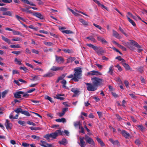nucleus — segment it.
I'll list each match as a JSON object with an SVG mask.
<instances>
[{
  "mask_svg": "<svg viewBox=\"0 0 147 147\" xmlns=\"http://www.w3.org/2000/svg\"><path fill=\"white\" fill-rule=\"evenodd\" d=\"M74 77L71 80H73L75 82H78L79 80L81 78L82 76V70L80 68L74 69Z\"/></svg>",
  "mask_w": 147,
  "mask_h": 147,
  "instance_id": "obj_1",
  "label": "nucleus"
},
{
  "mask_svg": "<svg viewBox=\"0 0 147 147\" xmlns=\"http://www.w3.org/2000/svg\"><path fill=\"white\" fill-rule=\"evenodd\" d=\"M22 109L21 108H18L12 112L9 116V118L11 119H17L18 117V113H22Z\"/></svg>",
  "mask_w": 147,
  "mask_h": 147,
  "instance_id": "obj_2",
  "label": "nucleus"
},
{
  "mask_svg": "<svg viewBox=\"0 0 147 147\" xmlns=\"http://www.w3.org/2000/svg\"><path fill=\"white\" fill-rule=\"evenodd\" d=\"M92 84H95L97 87L102 84L103 82V80L100 78L94 77L91 78Z\"/></svg>",
  "mask_w": 147,
  "mask_h": 147,
  "instance_id": "obj_3",
  "label": "nucleus"
},
{
  "mask_svg": "<svg viewBox=\"0 0 147 147\" xmlns=\"http://www.w3.org/2000/svg\"><path fill=\"white\" fill-rule=\"evenodd\" d=\"M87 90L90 91H93L97 90V87L94 84L90 83H86Z\"/></svg>",
  "mask_w": 147,
  "mask_h": 147,
  "instance_id": "obj_4",
  "label": "nucleus"
},
{
  "mask_svg": "<svg viewBox=\"0 0 147 147\" xmlns=\"http://www.w3.org/2000/svg\"><path fill=\"white\" fill-rule=\"evenodd\" d=\"M62 132L61 131V130L59 129L56 130L54 133L51 134L50 136L51 137L53 138L54 139H55L58 135H62Z\"/></svg>",
  "mask_w": 147,
  "mask_h": 147,
  "instance_id": "obj_5",
  "label": "nucleus"
},
{
  "mask_svg": "<svg viewBox=\"0 0 147 147\" xmlns=\"http://www.w3.org/2000/svg\"><path fill=\"white\" fill-rule=\"evenodd\" d=\"M55 61L58 64L63 63L64 61V58L61 56H58L55 55Z\"/></svg>",
  "mask_w": 147,
  "mask_h": 147,
  "instance_id": "obj_6",
  "label": "nucleus"
},
{
  "mask_svg": "<svg viewBox=\"0 0 147 147\" xmlns=\"http://www.w3.org/2000/svg\"><path fill=\"white\" fill-rule=\"evenodd\" d=\"M84 139L87 143L93 145L94 144V142L93 139L86 135L85 136Z\"/></svg>",
  "mask_w": 147,
  "mask_h": 147,
  "instance_id": "obj_7",
  "label": "nucleus"
},
{
  "mask_svg": "<svg viewBox=\"0 0 147 147\" xmlns=\"http://www.w3.org/2000/svg\"><path fill=\"white\" fill-rule=\"evenodd\" d=\"M88 75L89 76H96L101 75L102 74L100 72L96 71L93 70L87 73Z\"/></svg>",
  "mask_w": 147,
  "mask_h": 147,
  "instance_id": "obj_8",
  "label": "nucleus"
},
{
  "mask_svg": "<svg viewBox=\"0 0 147 147\" xmlns=\"http://www.w3.org/2000/svg\"><path fill=\"white\" fill-rule=\"evenodd\" d=\"M64 67H58L57 66H53L51 69L50 70L51 71H56L59 70L62 71L63 70Z\"/></svg>",
  "mask_w": 147,
  "mask_h": 147,
  "instance_id": "obj_9",
  "label": "nucleus"
},
{
  "mask_svg": "<svg viewBox=\"0 0 147 147\" xmlns=\"http://www.w3.org/2000/svg\"><path fill=\"white\" fill-rule=\"evenodd\" d=\"M6 122L5 124V125L7 129H11L12 125L11 123H10L8 120H6Z\"/></svg>",
  "mask_w": 147,
  "mask_h": 147,
  "instance_id": "obj_10",
  "label": "nucleus"
},
{
  "mask_svg": "<svg viewBox=\"0 0 147 147\" xmlns=\"http://www.w3.org/2000/svg\"><path fill=\"white\" fill-rule=\"evenodd\" d=\"M80 140V143L79 144L81 147H85L86 146L85 142L84 141V137L79 138Z\"/></svg>",
  "mask_w": 147,
  "mask_h": 147,
  "instance_id": "obj_11",
  "label": "nucleus"
},
{
  "mask_svg": "<svg viewBox=\"0 0 147 147\" xmlns=\"http://www.w3.org/2000/svg\"><path fill=\"white\" fill-rule=\"evenodd\" d=\"M97 38L98 40L101 42L102 44H105L108 43L102 37H100V36H98Z\"/></svg>",
  "mask_w": 147,
  "mask_h": 147,
  "instance_id": "obj_12",
  "label": "nucleus"
},
{
  "mask_svg": "<svg viewBox=\"0 0 147 147\" xmlns=\"http://www.w3.org/2000/svg\"><path fill=\"white\" fill-rule=\"evenodd\" d=\"M24 92L22 91H18L16 92L14 94V97L16 98H21V94H23Z\"/></svg>",
  "mask_w": 147,
  "mask_h": 147,
  "instance_id": "obj_13",
  "label": "nucleus"
},
{
  "mask_svg": "<svg viewBox=\"0 0 147 147\" xmlns=\"http://www.w3.org/2000/svg\"><path fill=\"white\" fill-rule=\"evenodd\" d=\"M33 16L41 19H44V17L41 13L38 12H34L33 13Z\"/></svg>",
  "mask_w": 147,
  "mask_h": 147,
  "instance_id": "obj_14",
  "label": "nucleus"
},
{
  "mask_svg": "<svg viewBox=\"0 0 147 147\" xmlns=\"http://www.w3.org/2000/svg\"><path fill=\"white\" fill-rule=\"evenodd\" d=\"M113 36L118 39H120L121 36L118 33L114 30H113Z\"/></svg>",
  "mask_w": 147,
  "mask_h": 147,
  "instance_id": "obj_15",
  "label": "nucleus"
},
{
  "mask_svg": "<svg viewBox=\"0 0 147 147\" xmlns=\"http://www.w3.org/2000/svg\"><path fill=\"white\" fill-rule=\"evenodd\" d=\"M125 62H121L122 65L127 70H128L130 69V67L129 65L125 63Z\"/></svg>",
  "mask_w": 147,
  "mask_h": 147,
  "instance_id": "obj_16",
  "label": "nucleus"
},
{
  "mask_svg": "<svg viewBox=\"0 0 147 147\" xmlns=\"http://www.w3.org/2000/svg\"><path fill=\"white\" fill-rule=\"evenodd\" d=\"M59 143L65 146L67 143V140L65 139H62L61 141H59Z\"/></svg>",
  "mask_w": 147,
  "mask_h": 147,
  "instance_id": "obj_17",
  "label": "nucleus"
},
{
  "mask_svg": "<svg viewBox=\"0 0 147 147\" xmlns=\"http://www.w3.org/2000/svg\"><path fill=\"white\" fill-rule=\"evenodd\" d=\"M2 39L5 42L9 44L11 43L10 40L7 38L3 36H1Z\"/></svg>",
  "mask_w": 147,
  "mask_h": 147,
  "instance_id": "obj_18",
  "label": "nucleus"
},
{
  "mask_svg": "<svg viewBox=\"0 0 147 147\" xmlns=\"http://www.w3.org/2000/svg\"><path fill=\"white\" fill-rule=\"evenodd\" d=\"M123 136L125 138H127L129 136V134L125 130H123L121 132Z\"/></svg>",
  "mask_w": 147,
  "mask_h": 147,
  "instance_id": "obj_19",
  "label": "nucleus"
},
{
  "mask_svg": "<svg viewBox=\"0 0 147 147\" xmlns=\"http://www.w3.org/2000/svg\"><path fill=\"white\" fill-rule=\"evenodd\" d=\"M74 57H70L68 58L67 59V63H68L70 62H72L76 59Z\"/></svg>",
  "mask_w": 147,
  "mask_h": 147,
  "instance_id": "obj_20",
  "label": "nucleus"
},
{
  "mask_svg": "<svg viewBox=\"0 0 147 147\" xmlns=\"http://www.w3.org/2000/svg\"><path fill=\"white\" fill-rule=\"evenodd\" d=\"M96 53L98 55H102L105 53V51L102 50V48L100 47L98 49V50L97 51Z\"/></svg>",
  "mask_w": 147,
  "mask_h": 147,
  "instance_id": "obj_21",
  "label": "nucleus"
},
{
  "mask_svg": "<svg viewBox=\"0 0 147 147\" xmlns=\"http://www.w3.org/2000/svg\"><path fill=\"white\" fill-rule=\"evenodd\" d=\"M74 127H76L78 126L79 128V127L82 125V124L80 121H77L74 122Z\"/></svg>",
  "mask_w": 147,
  "mask_h": 147,
  "instance_id": "obj_22",
  "label": "nucleus"
},
{
  "mask_svg": "<svg viewBox=\"0 0 147 147\" xmlns=\"http://www.w3.org/2000/svg\"><path fill=\"white\" fill-rule=\"evenodd\" d=\"M109 141L113 145H117L119 144V142L117 140L114 141L112 139L110 138L109 139Z\"/></svg>",
  "mask_w": 147,
  "mask_h": 147,
  "instance_id": "obj_23",
  "label": "nucleus"
},
{
  "mask_svg": "<svg viewBox=\"0 0 147 147\" xmlns=\"http://www.w3.org/2000/svg\"><path fill=\"white\" fill-rule=\"evenodd\" d=\"M130 44L134 45L135 47H136V46H138L139 47V46L138 45V43L135 41L133 40H130Z\"/></svg>",
  "mask_w": 147,
  "mask_h": 147,
  "instance_id": "obj_24",
  "label": "nucleus"
},
{
  "mask_svg": "<svg viewBox=\"0 0 147 147\" xmlns=\"http://www.w3.org/2000/svg\"><path fill=\"white\" fill-rule=\"evenodd\" d=\"M54 75V74L51 72L45 74L43 76L44 77H50Z\"/></svg>",
  "mask_w": 147,
  "mask_h": 147,
  "instance_id": "obj_25",
  "label": "nucleus"
},
{
  "mask_svg": "<svg viewBox=\"0 0 147 147\" xmlns=\"http://www.w3.org/2000/svg\"><path fill=\"white\" fill-rule=\"evenodd\" d=\"M63 96V95H62L61 94H57L56 95V96L55 97V98L57 99L62 100L64 99V98L63 97H60V96Z\"/></svg>",
  "mask_w": 147,
  "mask_h": 147,
  "instance_id": "obj_26",
  "label": "nucleus"
},
{
  "mask_svg": "<svg viewBox=\"0 0 147 147\" xmlns=\"http://www.w3.org/2000/svg\"><path fill=\"white\" fill-rule=\"evenodd\" d=\"M55 121L58 122H62L63 123H65L66 122L65 119L64 118L57 119L55 120Z\"/></svg>",
  "mask_w": 147,
  "mask_h": 147,
  "instance_id": "obj_27",
  "label": "nucleus"
},
{
  "mask_svg": "<svg viewBox=\"0 0 147 147\" xmlns=\"http://www.w3.org/2000/svg\"><path fill=\"white\" fill-rule=\"evenodd\" d=\"M137 127L141 131L144 132L145 131V128L142 125H138Z\"/></svg>",
  "mask_w": 147,
  "mask_h": 147,
  "instance_id": "obj_28",
  "label": "nucleus"
},
{
  "mask_svg": "<svg viewBox=\"0 0 147 147\" xmlns=\"http://www.w3.org/2000/svg\"><path fill=\"white\" fill-rule=\"evenodd\" d=\"M113 66L111 65V66L109 68V70L108 72V73L111 74V75H113Z\"/></svg>",
  "mask_w": 147,
  "mask_h": 147,
  "instance_id": "obj_29",
  "label": "nucleus"
},
{
  "mask_svg": "<svg viewBox=\"0 0 147 147\" xmlns=\"http://www.w3.org/2000/svg\"><path fill=\"white\" fill-rule=\"evenodd\" d=\"M12 32L13 35H19L21 36H22V35L21 33L16 30H13L12 31Z\"/></svg>",
  "mask_w": 147,
  "mask_h": 147,
  "instance_id": "obj_30",
  "label": "nucleus"
},
{
  "mask_svg": "<svg viewBox=\"0 0 147 147\" xmlns=\"http://www.w3.org/2000/svg\"><path fill=\"white\" fill-rule=\"evenodd\" d=\"M80 22L82 23L83 25L86 26H88V24L87 22L82 19H80L79 20Z\"/></svg>",
  "mask_w": 147,
  "mask_h": 147,
  "instance_id": "obj_31",
  "label": "nucleus"
},
{
  "mask_svg": "<svg viewBox=\"0 0 147 147\" xmlns=\"http://www.w3.org/2000/svg\"><path fill=\"white\" fill-rule=\"evenodd\" d=\"M3 15H6L11 16L12 13L10 11H5L3 12Z\"/></svg>",
  "mask_w": 147,
  "mask_h": 147,
  "instance_id": "obj_32",
  "label": "nucleus"
},
{
  "mask_svg": "<svg viewBox=\"0 0 147 147\" xmlns=\"http://www.w3.org/2000/svg\"><path fill=\"white\" fill-rule=\"evenodd\" d=\"M127 19L128 20V21L131 24L134 26H136V24L135 22L133 21L132 20H131L129 18L128 16H127Z\"/></svg>",
  "mask_w": 147,
  "mask_h": 147,
  "instance_id": "obj_33",
  "label": "nucleus"
},
{
  "mask_svg": "<svg viewBox=\"0 0 147 147\" xmlns=\"http://www.w3.org/2000/svg\"><path fill=\"white\" fill-rule=\"evenodd\" d=\"M62 32L63 33H65L67 34H73L74 33L72 31L69 30H63L62 31Z\"/></svg>",
  "mask_w": 147,
  "mask_h": 147,
  "instance_id": "obj_34",
  "label": "nucleus"
},
{
  "mask_svg": "<svg viewBox=\"0 0 147 147\" xmlns=\"http://www.w3.org/2000/svg\"><path fill=\"white\" fill-rule=\"evenodd\" d=\"M47 143L45 141L41 140L40 141V143L39 144L42 146L45 147Z\"/></svg>",
  "mask_w": 147,
  "mask_h": 147,
  "instance_id": "obj_35",
  "label": "nucleus"
},
{
  "mask_svg": "<svg viewBox=\"0 0 147 147\" xmlns=\"http://www.w3.org/2000/svg\"><path fill=\"white\" fill-rule=\"evenodd\" d=\"M71 91L73 92H74V93L76 94H78L79 92V91L77 88L76 89L74 88H72L71 90Z\"/></svg>",
  "mask_w": 147,
  "mask_h": 147,
  "instance_id": "obj_36",
  "label": "nucleus"
},
{
  "mask_svg": "<svg viewBox=\"0 0 147 147\" xmlns=\"http://www.w3.org/2000/svg\"><path fill=\"white\" fill-rule=\"evenodd\" d=\"M10 47L11 48H20L21 47V46L19 44L16 45H11L10 46Z\"/></svg>",
  "mask_w": 147,
  "mask_h": 147,
  "instance_id": "obj_37",
  "label": "nucleus"
},
{
  "mask_svg": "<svg viewBox=\"0 0 147 147\" xmlns=\"http://www.w3.org/2000/svg\"><path fill=\"white\" fill-rule=\"evenodd\" d=\"M138 45L139 46V47L138 46H136V47L138 48V52L140 53L142 51H143V49H142V47L139 44H138Z\"/></svg>",
  "mask_w": 147,
  "mask_h": 147,
  "instance_id": "obj_38",
  "label": "nucleus"
},
{
  "mask_svg": "<svg viewBox=\"0 0 147 147\" xmlns=\"http://www.w3.org/2000/svg\"><path fill=\"white\" fill-rule=\"evenodd\" d=\"M22 114L28 116H30V115L29 114L28 112L26 111H22Z\"/></svg>",
  "mask_w": 147,
  "mask_h": 147,
  "instance_id": "obj_39",
  "label": "nucleus"
},
{
  "mask_svg": "<svg viewBox=\"0 0 147 147\" xmlns=\"http://www.w3.org/2000/svg\"><path fill=\"white\" fill-rule=\"evenodd\" d=\"M119 29L120 31L125 36L127 37L128 36V35H127V34H126L125 32H124V30L121 27L119 26Z\"/></svg>",
  "mask_w": 147,
  "mask_h": 147,
  "instance_id": "obj_40",
  "label": "nucleus"
},
{
  "mask_svg": "<svg viewBox=\"0 0 147 147\" xmlns=\"http://www.w3.org/2000/svg\"><path fill=\"white\" fill-rule=\"evenodd\" d=\"M45 98L46 99L48 100L51 102H54L52 100V98L48 96H45Z\"/></svg>",
  "mask_w": 147,
  "mask_h": 147,
  "instance_id": "obj_41",
  "label": "nucleus"
},
{
  "mask_svg": "<svg viewBox=\"0 0 147 147\" xmlns=\"http://www.w3.org/2000/svg\"><path fill=\"white\" fill-rule=\"evenodd\" d=\"M44 43L46 45H48L49 46H53V44L50 42H44Z\"/></svg>",
  "mask_w": 147,
  "mask_h": 147,
  "instance_id": "obj_42",
  "label": "nucleus"
},
{
  "mask_svg": "<svg viewBox=\"0 0 147 147\" xmlns=\"http://www.w3.org/2000/svg\"><path fill=\"white\" fill-rule=\"evenodd\" d=\"M86 38L87 39H90L92 41V42H95L96 41V40L95 39V38H94L93 37H92V36L88 37H87Z\"/></svg>",
  "mask_w": 147,
  "mask_h": 147,
  "instance_id": "obj_43",
  "label": "nucleus"
},
{
  "mask_svg": "<svg viewBox=\"0 0 147 147\" xmlns=\"http://www.w3.org/2000/svg\"><path fill=\"white\" fill-rule=\"evenodd\" d=\"M62 51L66 53H71L72 52V51L68 49H63Z\"/></svg>",
  "mask_w": 147,
  "mask_h": 147,
  "instance_id": "obj_44",
  "label": "nucleus"
},
{
  "mask_svg": "<svg viewBox=\"0 0 147 147\" xmlns=\"http://www.w3.org/2000/svg\"><path fill=\"white\" fill-rule=\"evenodd\" d=\"M61 83L63 85L62 86V87L63 88H65L66 86L65 85L66 84V81L64 80H63L61 82Z\"/></svg>",
  "mask_w": 147,
  "mask_h": 147,
  "instance_id": "obj_45",
  "label": "nucleus"
},
{
  "mask_svg": "<svg viewBox=\"0 0 147 147\" xmlns=\"http://www.w3.org/2000/svg\"><path fill=\"white\" fill-rule=\"evenodd\" d=\"M130 43L128 45V47L131 50L134 51V49H135V48L133 46H132L131 45Z\"/></svg>",
  "mask_w": 147,
  "mask_h": 147,
  "instance_id": "obj_46",
  "label": "nucleus"
},
{
  "mask_svg": "<svg viewBox=\"0 0 147 147\" xmlns=\"http://www.w3.org/2000/svg\"><path fill=\"white\" fill-rule=\"evenodd\" d=\"M128 14L129 16L131 17L133 19L135 20H136L137 17L135 16H133L131 13H130L129 12H128L127 13Z\"/></svg>",
  "mask_w": 147,
  "mask_h": 147,
  "instance_id": "obj_47",
  "label": "nucleus"
},
{
  "mask_svg": "<svg viewBox=\"0 0 147 147\" xmlns=\"http://www.w3.org/2000/svg\"><path fill=\"white\" fill-rule=\"evenodd\" d=\"M138 71L140 72L141 73H142L143 71V67L141 66L140 67H139L137 69Z\"/></svg>",
  "mask_w": 147,
  "mask_h": 147,
  "instance_id": "obj_48",
  "label": "nucleus"
},
{
  "mask_svg": "<svg viewBox=\"0 0 147 147\" xmlns=\"http://www.w3.org/2000/svg\"><path fill=\"white\" fill-rule=\"evenodd\" d=\"M15 62L19 65H21L22 64L21 61L18 60L17 58H16L15 59Z\"/></svg>",
  "mask_w": 147,
  "mask_h": 147,
  "instance_id": "obj_49",
  "label": "nucleus"
},
{
  "mask_svg": "<svg viewBox=\"0 0 147 147\" xmlns=\"http://www.w3.org/2000/svg\"><path fill=\"white\" fill-rule=\"evenodd\" d=\"M44 138H46L47 140H49L50 139V138L51 137L50 134H48L44 136Z\"/></svg>",
  "mask_w": 147,
  "mask_h": 147,
  "instance_id": "obj_50",
  "label": "nucleus"
},
{
  "mask_svg": "<svg viewBox=\"0 0 147 147\" xmlns=\"http://www.w3.org/2000/svg\"><path fill=\"white\" fill-rule=\"evenodd\" d=\"M79 129H81V130L80 131V132H81L83 134H85V132L84 130V128L82 126V125L79 128Z\"/></svg>",
  "mask_w": 147,
  "mask_h": 147,
  "instance_id": "obj_51",
  "label": "nucleus"
},
{
  "mask_svg": "<svg viewBox=\"0 0 147 147\" xmlns=\"http://www.w3.org/2000/svg\"><path fill=\"white\" fill-rule=\"evenodd\" d=\"M115 59H117L120 61H122L121 62H125V61L123 59L121 58L120 56H119L116 57Z\"/></svg>",
  "mask_w": 147,
  "mask_h": 147,
  "instance_id": "obj_52",
  "label": "nucleus"
},
{
  "mask_svg": "<svg viewBox=\"0 0 147 147\" xmlns=\"http://www.w3.org/2000/svg\"><path fill=\"white\" fill-rule=\"evenodd\" d=\"M31 137L34 139H36L38 140L40 139V138L39 136L35 135H32Z\"/></svg>",
  "mask_w": 147,
  "mask_h": 147,
  "instance_id": "obj_53",
  "label": "nucleus"
},
{
  "mask_svg": "<svg viewBox=\"0 0 147 147\" xmlns=\"http://www.w3.org/2000/svg\"><path fill=\"white\" fill-rule=\"evenodd\" d=\"M18 123L19 124H20L21 125H22L23 126H25V123L24 121H18Z\"/></svg>",
  "mask_w": 147,
  "mask_h": 147,
  "instance_id": "obj_54",
  "label": "nucleus"
},
{
  "mask_svg": "<svg viewBox=\"0 0 147 147\" xmlns=\"http://www.w3.org/2000/svg\"><path fill=\"white\" fill-rule=\"evenodd\" d=\"M12 53L15 54L16 55H18L21 53L20 51H13L11 52Z\"/></svg>",
  "mask_w": 147,
  "mask_h": 147,
  "instance_id": "obj_55",
  "label": "nucleus"
},
{
  "mask_svg": "<svg viewBox=\"0 0 147 147\" xmlns=\"http://www.w3.org/2000/svg\"><path fill=\"white\" fill-rule=\"evenodd\" d=\"M30 128L32 130H39L40 129V128L38 127H30Z\"/></svg>",
  "mask_w": 147,
  "mask_h": 147,
  "instance_id": "obj_56",
  "label": "nucleus"
},
{
  "mask_svg": "<svg viewBox=\"0 0 147 147\" xmlns=\"http://www.w3.org/2000/svg\"><path fill=\"white\" fill-rule=\"evenodd\" d=\"M7 91L5 90L2 93V96L3 98H4L5 96L7 94Z\"/></svg>",
  "mask_w": 147,
  "mask_h": 147,
  "instance_id": "obj_57",
  "label": "nucleus"
},
{
  "mask_svg": "<svg viewBox=\"0 0 147 147\" xmlns=\"http://www.w3.org/2000/svg\"><path fill=\"white\" fill-rule=\"evenodd\" d=\"M22 146L24 147H28L29 146L30 144L26 143H22Z\"/></svg>",
  "mask_w": 147,
  "mask_h": 147,
  "instance_id": "obj_58",
  "label": "nucleus"
},
{
  "mask_svg": "<svg viewBox=\"0 0 147 147\" xmlns=\"http://www.w3.org/2000/svg\"><path fill=\"white\" fill-rule=\"evenodd\" d=\"M16 18L19 21L20 20H21L23 21H24V19L22 18L20 16H19L18 15H16Z\"/></svg>",
  "mask_w": 147,
  "mask_h": 147,
  "instance_id": "obj_59",
  "label": "nucleus"
},
{
  "mask_svg": "<svg viewBox=\"0 0 147 147\" xmlns=\"http://www.w3.org/2000/svg\"><path fill=\"white\" fill-rule=\"evenodd\" d=\"M115 66L117 67L119 70L120 71H121L122 70V69L121 66H120L119 64L115 65Z\"/></svg>",
  "mask_w": 147,
  "mask_h": 147,
  "instance_id": "obj_60",
  "label": "nucleus"
},
{
  "mask_svg": "<svg viewBox=\"0 0 147 147\" xmlns=\"http://www.w3.org/2000/svg\"><path fill=\"white\" fill-rule=\"evenodd\" d=\"M118 47L121 48V49H122L124 51H126V49L124 47L121 45H119Z\"/></svg>",
  "mask_w": 147,
  "mask_h": 147,
  "instance_id": "obj_61",
  "label": "nucleus"
},
{
  "mask_svg": "<svg viewBox=\"0 0 147 147\" xmlns=\"http://www.w3.org/2000/svg\"><path fill=\"white\" fill-rule=\"evenodd\" d=\"M96 52L98 50V49L99 48H98L97 46H93L92 48Z\"/></svg>",
  "mask_w": 147,
  "mask_h": 147,
  "instance_id": "obj_62",
  "label": "nucleus"
},
{
  "mask_svg": "<svg viewBox=\"0 0 147 147\" xmlns=\"http://www.w3.org/2000/svg\"><path fill=\"white\" fill-rule=\"evenodd\" d=\"M115 115L119 121H120L122 119V118L118 114H116Z\"/></svg>",
  "mask_w": 147,
  "mask_h": 147,
  "instance_id": "obj_63",
  "label": "nucleus"
},
{
  "mask_svg": "<svg viewBox=\"0 0 147 147\" xmlns=\"http://www.w3.org/2000/svg\"><path fill=\"white\" fill-rule=\"evenodd\" d=\"M53 146L52 144L47 143L45 147H53Z\"/></svg>",
  "mask_w": 147,
  "mask_h": 147,
  "instance_id": "obj_64",
  "label": "nucleus"
}]
</instances>
